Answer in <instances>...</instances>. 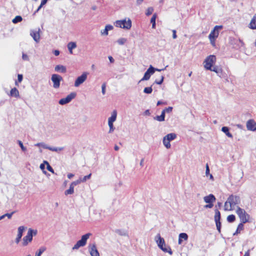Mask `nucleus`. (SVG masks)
<instances>
[{
  "label": "nucleus",
  "mask_w": 256,
  "mask_h": 256,
  "mask_svg": "<svg viewBox=\"0 0 256 256\" xmlns=\"http://www.w3.org/2000/svg\"><path fill=\"white\" fill-rule=\"evenodd\" d=\"M150 110H147L144 112L145 115L149 116V115H150Z\"/></svg>",
  "instance_id": "63"
},
{
  "label": "nucleus",
  "mask_w": 256,
  "mask_h": 256,
  "mask_svg": "<svg viewBox=\"0 0 256 256\" xmlns=\"http://www.w3.org/2000/svg\"><path fill=\"white\" fill-rule=\"evenodd\" d=\"M249 28L252 30L256 29V14H255L252 18L250 24Z\"/></svg>",
  "instance_id": "23"
},
{
  "label": "nucleus",
  "mask_w": 256,
  "mask_h": 256,
  "mask_svg": "<svg viewBox=\"0 0 256 256\" xmlns=\"http://www.w3.org/2000/svg\"><path fill=\"white\" fill-rule=\"evenodd\" d=\"M162 250L165 252H168L170 254H172V252L170 246L166 247V246H164Z\"/></svg>",
  "instance_id": "34"
},
{
  "label": "nucleus",
  "mask_w": 256,
  "mask_h": 256,
  "mask_svg": "<svg viewBox=\"0 0 256 256\" xmlns=\"http://www.w3.org/2000/svg\"><path fill=\"white\" fill-rule=\"evenodd\" d=\"M46 247L42 246L40 248L36 254V256H40L41 254L46 250Z\"/></svg>",
  "instance_id": "29"
},
{
  "label": "nucleus",
  "mask_w": 256,
  "mask_h": 256,
  "mask_svg": "<svg viewBox=\"0 0 256 256\" xmlns=\"http://www.w3.org/2000/svg\"><path fill=\"white\" fill-rule=\"evenodd\" d=\"M172 38L174 39H176L177 38V36L176 34V30H172Z\"/></svg>",
  "instance_id": "59"
},
{
  "label": "nucleus",
  "mask_w": 256,
  "mask_h": 256,
  "mask_svg": "<svg viewBox=\"0 0 256 256\" xmlns=\"http://www.w3.org/2000/svg\"><path fill=\"white\" fill-rule=\"evenodd\" d=\"M76 94L74 92H72L68 95L66 98L60 99L58 103L60 104L64 105L70 102L73 98H75Z\"/></svg>",
  "instance_id": "9"
},
{
  "label": "nucleus",
  "mask_w": 256,
  "mask_h": 256,
  "mask_svg": "<svg viewBox=\"0 0 256 256\" xmlns=\"http://www.w3.org/2000/svg\"><path fill=\"white\" fill-rule=\"evenodd\" d=\"M176 138V134L174 133L168 134L166 135L164 138L166 139V140L170 141L174 140Z\"/></svg>",
  "instance_id": "26"
},
{
  "label": "nucleus",
  "mask_w": 256,
  "mask_h": 256,
  "mask_svg": "<svg viewBox=\"0 0 256 256\" xmlns=\"http://www.w3.org/2000/svg\"><path fill=\"white\" fill-rule=\"evenodd\" d=\"M14 212H12L10 213V214H4L5 215V216L7 217L8 219H10L12 218V214H14Z\"/></svg>",
  "instance_id": "53"
},
{
  "label": "nucleus",
  "mask_w": 256,
  "mask_h": 256,
  "mask_svg": "<svg viewBox=\"0 0 256 256\" xmlns=\"http://www.w3.org/2000/svg\"><path fill=\"white\" fill-rule=\"evenodd\" d=\"M88 74V72H84L81 76H78L75 80L74 86L78 87L82 84L86 80Z\"/></svg>",
  "instance_id": "10"
},
{
  "label": "nucleus",
  "mask_w": 256,
  "mask_h": 256,
  "mask_svg": "<svg viewBox=\"0 0 256 256\" xmlns=\"http://www.w3.org/2000/svg\"><path fill=\"white\" fill-rule=\"evenodd\" d=\"M44 163H45L46 164V168H47V170L48 171L50 172H51L54 174V170L50 166L49 163L47 161H46V160L44 161Z\"/></svg>",
  "instance_id": "35"
},
{
  "label": "nucleus",
  "mask_w": 256,
  "mask_h": 256,
  "mask_svg": "<svg viewBox=\"0 0 256 256\" xmlns=\"http://www.w3.org/2000/svg\"><path fill=\"white\" fill-rule=\"evenodd\" d=\"M34 146H41V147L43 148H46V149L47 147H48V145L46 144H44V142H39V143L36 144H34Z\"/></svg>",
  "instance_id": "41"
},
{
  "label": "nucleus",
  "mask_w": 256,
  "mask_h": 256,
  "mask_svg": "<svg viewBox=\"0 0 256 256\" xmlns=\"http://www.w3.org/2000/svg\"><path fill=\"white\" fill-rule=\"evenodd\" d=\"M108 60L111 63H113L114 62V59L112 56H108Z\"/></svg>",
  "instance_id": "61"
},
{
  "label": "nucleus",
  "mask_w": 256,
  "mask_h": 256,
  "mask_svg": "<svg viewBox=\"0 0 256 256\" xmlns=\"http://www.w3.org/2000/svg\"><path fill=\"white\" fill-rule=\"evenodd\" d=\"M152 74H154L153 66H150L148 68L145 72L143 78L140 80V82L141 81L148 80L151 75Z\"/></svg>",
  "instance_id": "13"
},
{
  "label": "nucleus",
  "mask_w": 256,
  "mask_h": 256,
  "mask_svg": "<svg viewBox=\"0 0 256 256\" xmlns=\"http://www.w3.org/2000/svg\"><path fill=\"white\" fill-rule=\"evenodd\" d=\"M246 128L248 130L256 131V122L252 119L249 120L246 124Z\"/></svg>",
  "instance_id": "14"
},
{
  "label": "nucleus",
  "mask_w": 256,
  "mask_h": 256,
  "mask_svg": "<svg viewBox=\"0 0 256 256\" xmlns=\"http://www.w3.org/2000/svg\"><path fill=\"white\" fill-rule=\"evenodd\" d=\"M51 80L53 82V87L54 88H58L60 86V82L62 78L58 74H53L52 76Z\"/></svg>",
  "instance_id": "8"
},
{
  "label": "nucleus",
  "mask_w": 256,
  "mask_h": 256,
  "mask_svg": "<svg viewBox=\"0 0 256 256\" xmlns=\"http://www.w3.org/2000/svg\"><path fill=\"white\" fill-rule=\"evenodd\" d=\"M204 200L206 203H212L216 200V198L212 194H210L208 196L204 198Z\"/></svg>",
  "instance_id": "18"
},
{
  "label": "nucleus",
  "mask_w": 256,
  "mask_h": 256,
  "mask_svg": "<svg viewBox=\"0 0 256 256\" xmlns=\"http://www.w3.org/2000/svg\"><path fill=\"white\" fill-rule=\"evenodd\" d=\"M244 228V224L243 223H240L237 228L234 234V235H236L240 232V231Z\"/></svg>",
  "instance_id": "33"
},
{
  "label": "nucleus",
  "mask_w": 256,
  "mask_h": 256,
  "mask_svg": "<svg viewBox=\"0 0 256 256\" xmlns=\"http://www.w3.org/2000/svg\"><path fill=\"white\" fill-rule=\"evenodd\" d=\"M67 176L69 179H70L74 176V174H68Z\"/></svg>",
  "instance_id": "62"
},
{
  "label": "nucleus",
  "mask_w": 256,
  "mask_h": 256,
  "mask_svg": "<svg viewBox=\"0 0 256 256\" xmlns=\"http://www.w3.org/2000/svg\"><path fill=\"white\" fill-rule=\"evenodd\" d=\"M26 228L24 226H20L18 228V234H17L16 238L15 240L16 244H18L20 242L22 238V236L23 232Z\"/></svg>",
  "instance_id": "16"
},
{
  "label": "nucleus",
  "mask_w": 256,
  "mask_h": 256,
  "mask_svg": "<svg viewBox=\"0 0 256 256\" xmlns=\"http://www.w3.org/2000/svg\"><path fill=\"white\" fill-rule=\"evenodd\" d=\"M23 78V76L21 74H18V81L19 82H21Z\"/></svg>",
  "instance_id": "54"
},
{
  "label": "nucleus",
  "mask_w": 256,
  "mask_h": 256,
  "mask_svg": "<svg viewBox=\"0 0 256 256\" xmlns=\"http://www.w3.org/2000/svg\"><path fill=\"white\" fill-rule=\"evenodd\" d=\"M114 27L112 26L110 24L106 25L104 29L100 30V34L102 36H108V32L109 30H111L113 29Z\"/></svg>",
  "instance_id": "17"
},
{
  "label": "nucleus",
  "mask_w": 256,
  "mask_h": 256,
  "mask_svg": "<svg viewBox=\"0 0 256 256\" xmlns=\"http://www.w3.org/2000/svg\"><path fill=\"white\" fill-rule=\"evenodd\" d=\"M126 39L125 38H120L118 39V40H117V42L120 45H123V44H124L126 43Z\"/></svg>",
  "instance_id": "40"
},
{
  "label": "nucleus",
  "mask_w": 256,
  "mask_h": 256,
  "mask_svg": "<svg viewBox=\"0 0 256 256\" xmlns=\"http://www.w3.org/2000/svg\"><path fill=\"white\" fill-rule=\"evenodd\" d=\"M108 125L109 128H110V130H109L108 132L109 133L112 132L114 131V126L113 123H108Z\"/></svg>",
  "instance_id": "47"
},
{
  "label": "nucleus",
  "mask_w": 256,
  "mask_h": 256,
  "mask_svg": "<svg viewBox=\"0 0 256 256\" xmlns=\"http://www.w3.org/2000/svg\"><path fill=\"white\" fill-rule=\"evenodd\" d=\"M18 143L23 152H26V148L25 146H24L22 141L18 140Z\"/></svg>",
  "instance_id": "42"
},
{
  "label": "nucleus",
  "mask_w": 256,
  "mask_h": 256,
  "mask_svg": "<svg viewBox=\"0 0 256 256\" xmlns=\"http://www.w3.org/2000/svg\"><path fill=\"white\" fill-rule=\"evenodd\" d=\"M208 204L206 205L205 206V208H212V206H213V204L212 203H208Z\"/></svg>",
  "instance_id": "58"
},
{
  "label": "nucleus",
  "mask_w": 256,
  "mask_h": 256,
  "mask_svg": "<svg viewBox=\"0 0 256 256\" xmlns=\"http://www.w3.org/2000/svg\"><path fill=\"white\" fill-rule=\"evenodd\" d=\"M37 234L36 230H34L32 228H29L26 236L23 238V245L26 246L28 245L29 242H30L32 240L34 236H36Z\"/></svg>",
  "instance_id": "6"
},
{
  "label": "nucleus",
  "mask_w": 256,
  "mask_h": 256,
  "mask_svg": "<svg viewBox=\"0 0 256 256\" xmlns=\"http://www.w3.org/2000/svg\"><path fill=\"white\" fill-rule=\"evenodd\" d=\"M216 56L214 55H210L206 58L204 62V66L206 70H211V68L216 62Z\"/></svg>",
  "instance_id": "3"
},
{
  "label": "nucleus",
  "mask_w": 256,
  "mask_h": 256,
  "mask_svg": "<svg viewBox=\"0 0 256 256\" xmlns=\"http://www.w3.org/2000/svg\"><path fill=\"white\" fill-rule=\"evenodd\" d=\"M54 70L57 72L64 73L66 72V68L62 65H57L54 68Z\"/></svg>",
  "instance_id": "22"
},
{
  "label": "nucleus",
  "mask_w": 256,
  "mask_h": 256,
  "mask_svg": "<svg viewBox=\"0 0 256 256\" xmlns=\"http://www.w3.org/2000/svg\"><path fill=\"white\" fill-rule=\"evenodd\" d=\"M222 26H214V30H212L208 36V38L210 41H215L219 34V30H222Z\"/></svg>",
  "instance_id": "7"
},
{
  "label": "nucleus",
  "mask_w": 256,
  "mask_h": 256,
  "mask_svg": "<svg viewBox=\"0 0 256 256\" xmlns=\"http://www.w3.org/2000/svg\"><path fill=\"white\" fill-rule=\"evenodd\" d=\"M188 239V235L184 232L180 233L178 236V243L179 244H182V240H187Z\"/></svg>",
  "instance_id": "19"
},
{
  "label": "nucleus",
  "mask_w": 256,
  "mask_h": 256,
  "mask_svg": "<svg viewBox=\"0 0 256 256\" xmlns=\"http://www.w3.org/2000/svg\"><path fill=\"white\" fill-rule=\"evenodd\" d=\"M68 50L70 54H72V50L73 49H74L76 48V42H70L68 43Z\"/></svg>",
  "instance_id": "21"
},
{
  "label": "nucleus",
  "mask_w": 256,
  "mask_h": 256,
  "mask_svg": "<svg viewBox=\"0 0 256 256\" xmlns=\"http://www.w3.org/2000/svg\"><path fill=\"white\" fill-rule=\"evenodd\" d=\"M164 118L162 116V115L158 116L154 118V119L158 121V122H163L164 120Z\"/></svg>",
  "instance_id": "43"
},
{
  "label": "nucleus",
  "mask_w": 256,
  "mask_h": 256,
  "mask_svg": "<svg viewBox=\"0 0 256 256\" xmlns=\"http://www.w3.org/2000/svg\"><path fill=\"white\" fill-rule=\"evenodd\" d=\"M156 14H154L151 18L150 22L152 24V28H156Z\"/></svg>",
  "instance_id": "30"
},
{
  "label": "nucleus",
  "mask_w": 256,
  "mask_h": 256,
  "mask_svg": "<svg viewBox=\"0 0 256 256\" xmlns=\"http://www.w3.org/2000/svg\"><path fill=\"white\" fill-rule=\"evenodd\" d=\"M22 58L24 60H29L28 56V55L24 53L22 54Z\"/></svg>",
  "instance_id": "55"
},
{
  "label": "nucleus",
  "mask_w": 256,
  "mask_h": 256,
  "mask_svg": "<svg viewBox=\"0 0 256 256\" xmlns=\"http://www.w3.org/2000/svg\"><path fill=\"white\" fill-rule=\"evenodd\" d=\"M45 164H45V163H44V162L43 164H40V168L42 170H43L44 173L45 174H46V171H45V170H44V168H45Z\"/></svg>",
  "instance_id": "51"
},
{
  "label": "nucleus",
  "mask_w": 256,
  "mask_h": 256,
  "mask_svg": "<svg viewBox=\"0 0 256 256\" xmlns=\"http://www.w3.org/2000/svg\"><path fill=\"white\" fill-rule=\"evenodd\" d=\"M164 110L166 112L170 113V112H172V108L171 106H169L168 108H166Z\"/></svg>",
  "instance_id": "52"
},
{
  "label": "nucleus",
  "mask_w": 256,
  "mask_h": 256,
  "mask_svg": "<svg viewBox=\"0 0 256 256\" xmlns=\"http://www.w3.org/2000/svg\"><path fill=\"white\" fill-rule=\"evenodd\" d=\"M236 212L238 216L241 223L245 224L248 222L250 216L244 210L237 206Z\"/></svg>",
  "instance_id": "2"
},
{
  "label": "nucleus",
  "mask_w": 256,
  "mask_h": 256,
  "mask_svg": "<svg viewBox=\"0 0 256 256\" xmlns=\"http://www.w3.org/2000/svg\"><path fill=\"white\" fill-rule=\"evenodd\" d=\"M115 26L118 28L130 30L132 27V21L130 18H128V20L124 19L116 20L115 22Z\"/></svg>",
  "instance_id": "5"
},
{
  "label": "nucleus",
  "mask_w": 256,
  "mask_h": 256,
  "mask_svg": "<svg viewBox=\"0 0 256 256\" xmlns=\"http://www.w3.org/2000/svg\"><path fill=\"white\" fill-rule=\"evenodd\" d=\"M54 54L56 56H58L60 54V51L58 50H54Z\"/></svg>",
  "instance_id": "60"
},
{
  "label": "nucleus",
  "mask_w": 256,
  "mask_h": 256,
  "mask_svg": "<svg viewBox=\"0 0 256 256\" xmlns=\"http://www.w3.org/2000/svg\"><path fill=\"white\" fill-rule=\"evenodd\" d=\"M40 28H38V30H30V35L36 43H38L40 42Z\"/></svg>",
  "instance_id": "15"
},
{
  "label": "nucleus",
  "mask_w": 256,
  "mask_h": 256,
  "mask_svg": "<svg viewBox=\"0 0 256 256\" xmlns=\"http://www.w3.org/2000/svg\"><path fill=\"white\" fill-rule=\"evenodd\" d=\"M206 176L210 174V169L208 164L206 165Z\"/></svg>",
  "instance_id": "56"
},
{
  "label": "nucleus",
  "mask_w": 256,
  "mask_h": 256,
  "mask_svg": "<svg viewBox=\"0 0 256 256\" xmlns=\"http://www.w3.org/2000/svg\"><path fill=\"white\" fill-rule=\"evenodd\" d=\"M161 79L160 81H158V80H156L155 81V83L158 84H161L162 82H163V81H164V76H161Z\"/></svg>",
  "instance_id": "49"
},
{
  "label": "nucleus",
  "mask_w": 256,
  "mask_h": 256,
  "mask_svg": "<svg viewBox=\"0 0 256 256\" xmlns=\"http://www.w3.org/2000/svg\"><path fill=\"white\" fill-rule=\"evenodd\" d=\"M222 131L224 132L227 136L228 138H232V135L231 133L229 132V128L227 126H223L222 128Z\"/></svg>",
  "instance_id": "25"
},
{
  "label": "nucleus",
  "mask_w": 256,
  "mask_h": 256,
  "mask_svg": "<svg viewBox=\"0 0 256 256\" xmlns=\"http://www.w3.org/2000/svg\"><path fill=\"white\" fill-rule=\"evenodd\" d=\"M92 176L91 174H90L86 176L83 178H80V180L81 182H85L87 180H88Z\"/></svg>",
  "instance_id": "38"
},
{
  "label": "nucleus",
  "mask_w": 256,
  "mask_h": 256,
  "mask_svg": "<svg viewBox=\"0 0 256 256\" xmlns=\"http://www.w3.org/2000/svg\"><path fill=\"white\" fill-rule=\"evenodd\" d=\"M106 83H104L102 86V94H106Z\"/></svg>",
  "instance_id": "48"
},
{
  "label": "nucleus",
  "mask_w": 256,
  "mask_h": 256,
  "mask_svg": "<svg viewBox=\"0 0 256 256\" xmlns=\"http://www.w3.org/2000/svg\"><path fill=\"white\" fill-rule=\"evenodd\" d=\"M220 213L218 210H215L214 221L215 222H220Z\"/></svg>",
  "instance_id": "28"
},
{
  "label": "nucleus",
  "mask_w": 256,
  "mask_h": 256,
  "mask_svg": "<svg viewBox=\"0 0 256 256\" xmlns=\"http://www.w3.org/2000/svg\"><path fill=\"white\" fill-rule=\"evenodd\" d=\"M240 200H241L239 196L234 194L230 195L224 203V210L226 211L234 210L235 206L240 204Z\"/></svg>",
  "instance_id": "1"
},
{
  "label": "nucleus",
  "mask_w": 256,
  "mask_h": 256,
  "mask_svg": "<svg viewBox=\"0 0 256 256\" xmlns=\"http://www.w3.org/2000/svg\"><path fill=\"white\" fill-rule=\"evenodd\" d=\"M74 192V188L70 185V188L65 191L64 194L67 196L68 194H72Z\"/></svg>",
  "instance_id": "31"
},
{
  "label": "nucleus",
  "mask_w": 256,
  "mask_h": 256,
  "mask_svg": "<svg viewBox=\"0 0 256 256\" xmlns=\"http://www.w3.org/2000/svg\"><path fill=\"white\" fill-rule=\"evenodd\" d=\"M152 92V86L146 87L144 90V92L147 94H150Z\"/></svg>",
  "instance_id": "39"
},
{
  "label": "nucleus",
  "mask_w": 256,
  "mask_h": 256,
  "mask_svg": "<svg viewBox=\"0 0 256 256\" xmlns=\"http://www.w3.org/2000/svg\"><path fill=\"white\" fill-rule=\"evenodd\" d=\"M209 70L216 72L218 75H219V74L221 73L220 70H218L217 67H214L213 68H211V70Z\"/></svg>",
  "instance_id": "44"
},
{
  "label": "nucleus",
  "mask_w": 256,
  "mask_h": 256,
  "mask_svg": "<svg viewBox=\"0 0 256 256\" xmlns=\"http://www.w3.org/2000/svg\"><path fill=\"white\" fill-rule=\"evenodd\" d=\"M22 18L20 16H16L12 20V22L14 24H17L18 22H20L22 21Z\"/></svg>",
  "instance_id": "32"
},
{
  "label": "nucleus",
  "mask_w": 256,
  "mask_h": 256,
  "mask_svg": "<svg viewBox=\"0 0 256 256\" xmlns=\"http://www.w3.org/2000/svg\"><path fill=\"white\" fill-rule=\"evenodd\" d=\"M117 112L116 110L112 111L111 116L108 119V123H114L116 119Z\"/></svg>",
  "instance_id": "20"
},
{
  "label": "nucleus",
  "mask_w": 256,
  "mask_h": 256,
  "mask_svg": "<svg viewBox=\"0 0 256 256\" xmlns=\"http://www.w3.org/2000/svg\"><path fill=\"white\" fill-rule=\"evenodd\" d=\"M10 96L16 98H18L20 95L18 89L16 88H12L10 91Z\"/></svg>",
  "instance_id": "24"
},
{
  "label": "nucleus",
  "mask_w": 256,
  "mask_h": 256,
  "mask_svg": "<svg viewBox=\"0 0 256 256\" xmlns=\"http://www.w3.org/2000/svg\"><path fill=\"white\" fill-rule=\"evenodd\" d=\"M163 144L167 148H170L171 146L170 144V142L168 140H166V139L164 138H163Z\"/></svg>",
  "instance_id": "37"
},
{
  "label": "nucleus",
  "mask_w": 256,
  "mask_h": 256,
  "mask_svg": "<svg viewBox=\"0 0 256 256\" xmlns=\"http://www.w3.org/2000/svg\"><path fill=\"white\" fill-rule=\"evenodd\" d=\"M92 234L90 233H87L83 235L81 239L78 240L76 243L72 247L73 250H78L80 247L84 246L86 244L87 240L89 238L90 236Z\"/></svg>",
  "instance_id": "4"
},
{
  "label": "nucleus",
  "mask_w": 256,
  "mask_h": 256,
  "mask_svg": "<svg viewBox=\"0 0 256 256\" xmlns=\"http://www.w3.org/2000/svg\"><path fill=\"white\" fill-rule=\"evenodd\" d=\"M88 248L91 256H100L99 252L94 243L89 244Z\"/></svg>",
  "instance_id": "11"
},
{
  "label": "nucleus",
  "mask_w": 256,
  "mask_h": 256,
  "mask_svg": "<svg viewBox=\"0 0 256 256\" xmlns=\"http://www.w3.org/2000/svg\"><path fill=\"white\" fill-rule=\"evenodd\" d=\"M167 66H167L166 68H163V69H158V68H154V67H153L154 73L156 71L160 72V71H162V70H164L166 68Z\"/></svg>",
  "instance_id": "57"
},
{
  "label": "nucleus",
  "mask_w": 256,
  "mask_h": 256,
  "mask_svg": "<svg viewBox=\"0 0 256 256\" xmlns=\"http://www.w3.org/2000/svg\"><path fill=\"white\" fill-rule=\"evenodd\" d=\"M235 220H236V217H235V216L234 214L229 215L227 217V220L229 222H232Z\"/></svg>",
  "instance_id": "36"
},
{
  "label": "nucleus",
  "mask_w": 256,
  "mask_h": 256,
  "mask_svg": "<svg viewBox=\"0 0 256 256\" xmlns=\"http://www.w3.org/2000/svg\"><path fill=\"white\" fill-rule=\"evenodd\" d=\"M216 228L219 232H220L221 223L220 222H216Z\"/></svg>",
  "instance_id": "50"
},
{
  "label": "nucleus",
  "mask_w": 256,
  "mask_h": 256,
  "mask_svg": "<svg viewBox=\"0 0 256 256\" xmlns=\"http://www.w3.org/2000/svg\"><path fill=\"white\" fill-rule=\"evenodd\" d=\"M153 11L154 8L152 7H149L148 8L146 14V16H150L152 13Z\"/></svg>",
  "instance_id": "45"
},
{
  "label": "nucleus",
  "mask_w": 256,
  "mask_h": 256,
  "mask_svg": "<svg viewBox=\"0 0 256 256\" xmlns=\"http://www.w3.org/2000/svg\"><path fill=\"white\" fill-rule=\"evenodd\" d=\"M154 240L156 242L158 246L160 249H162L164 246H166V243L164 238L160 236V234H158L155 237Z\"/></svg>",
  "instance_id": "12"
},
{
  "label": "nucleus",
  "mask_w": 256,
  "mask_h": 256,
  "mask_svg": "<svg viewBox=\"0 0 256 256\" xmlns=\"http://www.w3.org/2000/svg\"><path fill=\"white\" fill-rule=\"evenodd\" d=\"M80 182H81L79 178L78 180L72 182L70 185L71 186H72L73 188H74L75 186H76V185L78 184Z\"/></svg>",
  "instance_id": "46"
},
{
  "label": "nucleus",
  "mask_w": 256,
  "mask_h": 256,
  "mask_svg": "<svg viewBox=\"0 0 256 256\" xmlns=\"http://www.w3.org/2000/svg\"><path fill=\"white\" fill-rule=\"evenodd\" d=\"M46 149H48L52 152H58L62 150H64V148L63 147L56 148V147L49 146H48Z\"/></svg>",
  "instance_id": "27"
},
{
  "label": "nucleus",
  "mask_w": 256,
  "mask_h": 256,
  "mask_svg": "<svg viewBox=\"0 0 256 256\" xmlns=\"http://www.w3.org/2000/svg\"><path fill=\"white\" fill-rule=\"evenodd\" d=\"M250 250L246 252L244 256H250Z\"/></svg>",
  "instance_id": "64"
}]
</instances>
